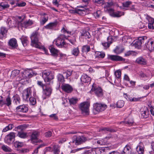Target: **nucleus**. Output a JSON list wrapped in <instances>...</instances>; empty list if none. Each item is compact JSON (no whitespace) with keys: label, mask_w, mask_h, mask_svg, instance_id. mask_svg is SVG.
<instances>
[{"label":"nucleus","mask_w":154,"mask_h":154,"mask_svg":"<svg viewBox=\"0 0 154 154\" xmlns=\"http://www.w3.org/2000/svg\"><path fill=\"white\" fill-rule=\"evenodd\" d=\"M105 56V52L102 51H97L95 53L96 58H103Z\"/></svg>","instance_id":"bb28decb"},{"label":"nucleus","mask_w":154,"mask_h":154,"mask_svg":"<svg viewBox=\"0 0 154 154\" xmlns=\"http://www.w3.org/2000/svg\"><path fill=\"white\" fill-rule=\"evenodd\" d=\"M149 111L147 109L142 111L141 112V118H146L148 116Z\"/></svg>","instance_id":"c9c22d12"},{"label":"nucleus","mask_w":154,"mask_h":154,"mask_svg":"<svg viewBox=\"0 0 154 154\" xmlns=\"http://www.w3.org/2000/svg\"><path fill=\"white\" fill-rule=\"evenodd\" d=\"M106 13L109 14L110 16L112 17L114 13V10L112 8H106Z\"/></svg>","instance_id":"a19ab883"},{"label":"nucleus","mask_w":154,"mask_h":154,"mask_svg":"<svg viewBox=\"0 0 154 154\" xmlns=\"http://www.w3.org/2000/svg\"><path fill=\"white\" fill-rule=\"evenodd\" d=\"M81 82L83 83H88L91 80V79L85 74H83L81 78Z\"/></svg>","instance_id":"412c9836"},{"label":"nucleus","mask_w":154,"mask_h":154,"mask_svg":"<svg viewBox=\"0 0 154 154\" xmlns=\"http://www.w3.org/2000/svg\"><path fill=\"white\" fill-rule=\"evenodd\" d=\"M16 109L18 112H26L28 110V108L27 106L23 105L17 106Z\"/></svg>","instance_id":"aec40b11"},{"label":"nucleus","mask_w":154,"mask_h":154,"mask_svg":"<svg viewBox=\"0 0 154 154\" xmlns=\"http://www.w3.org/2000/svg\"><path fill=\"white\" fill-rule=\"evenodd\" d=\"M8 44L10 46L14 48H16L18 46L17 40L14 38L11 39L9 41Z\"/></svg>","instance_id":"5701e85b"},{"label":"nucleus","mask_w":154,"mask_h":154,"mask_svg":"<svg viewBox=\"0 0 154 154\" xmlns=\"http://www.w3.org/2000/svg\"><path fill=\"white\" fill-rule=\"evenodd\" d=\"M57 24V22H51L49 23L46 25L45 27L47 29H51L54 27H55Z\"/></svg>","instance_id":"7c9ffc66"},{"label":"nucleus","mask_w":154,"mask_h":154,"mask_svg":"<svg viewBox=\"0 0 154 154\" xmlns=\"http://www.w3.org/2000/svg\"><path fill=\"white\" fill-rule=\"evenodd\" d=\"M39 36V35L36 32H33L32 33L30 37L31 40V45L36 48L43 50L45 54H48L47 50L45 47L42 46L40 42H38Z\"/></svg>","instance_id":"f257e3e1"},{"label":"nucleus","mask_w":154,"mask_h":154,"mask_svg":"<svg viewBox=\"0 0 154 154\" xmlns=\"http://www.w3.org/2000/svg\"><path fill=\"white\" fill-rule=\"evenodd\" d=\"M20 99L18 96H15L14 97V102H15L17 104H18L20 103Z\"/></svg>","instance_id":"864d4df0"},{"label":"nucleus","mask_w":154,"mask_h":154,"mask_svg":"<svg viewBox=\"0 0 154 154\" xmlns=\"http://www.w3.org/2000/svg\"><path fill=\"white\" fill-rule=\"evenodd\" d=\"M6 104L8 106H9L11 104V100L10 98L8 97L6 99Z\"/></svg>","instance_id":"bf43d9fd"},{"label":"nucleus","mask_w":154,"mask_h":154,"mask_svg":"<svg viewBox=\"0 0 154 154\" xmlns=\"http://www.w3.org/2000/svg\"><path fill=\"white\" fill-rule=\"evenodd\" d=\"M124 50V49L123 48L117 47L114 51L116 54H119L122 52Z\"/></svg>","instance_id":"58836bf2"},{"label":"nucleus","mask_w":154,"mask_h":154,"mask_svg":"<svg viewBox=\"0 0 154 154\" xmlns=\"http://www.w3.org/2000/svg\"><path fill=\"white\" fill-rule=\"evenodd\" d=\"M60 146L55 145L54 146L53 152L54 154H59L60 152Z\"/></svg>","instance_id":"4c0bfd02"},{"label":"nucleus","mask_w":154,"mask_h":154,"mask_svg":"<svg viewBox=\"0 0 154 154\" xmlns=\"http://www.w3.org/2000/svg\"><path fill=\"white\" fill-rule=\"evenodd\" d=\"M13 128V125L12 124H10L3 129L2 132H6L9 130H11Z\"/></svg>","instance_id":"f704fd0d"},{"label":"nucleus","mask_w":154,"mask_h":154,"mask_svg":"<svg viewBox=\"0 0 154 154\" xmlns=\"http://www.w3.org/2000/svg\"><path fill=\"white\" fill-rule=\"evenodd\" d=\"M7 32V30L4 27H2L0 30V38L2 39L5 37Z\"/></svg>","instance_id":"a878e982"},{"label":"nucleus","mask_w":154,"mask_h":154,"mask_svg":"<svg viewBox=\"0 0 154 154\" xmlns=\"http://www.w3.org/2000/svg\"><path fill=\"white\" fill-rule=\"evenodd\" d=\"M86 140V138L84 137L79 136L77 137L74 136L73 138L72 142H71L69 143L81 144L85 142Z\"/></svg>","instance_id":"1a4fd4ad"},{"label":"nucleus","mask_w":154,"mask_h":154,"mask_svg":"<svg viewBox=\"0 0 154 154\" xmlns=\"http://www.w3.org/2000/svg\"><path fill=\"white\" fill-rule=\"evenodd\" d=\"M92 91L94 92L96 95L98 97H101L103 95L102 90L101 88L98 86H96L95 84L92 85L91 89Z\"/></svg>","instance_id":"9d476101"},{"label":"nucleus","mask_w":154,"mask_h":154,"mask_svg":"<svg viewBox=\"0 0 154 154\" xmlns=\"http://www.w3.org/2000/svg\"><path fill=\"white\" fill-rule=\"evenodd\" d=\"M78 99L72 98L69 100V102L71 104L74 105L78 101Z\"/></svg>","instance_id":"de8ad7c7"},{"label":"nucleus","mask_w":154,"mask_h":154,"mask_svg":"<svg viewBox=\"0 0 154 154\" xmlns=\"http://www.w3.org/2000/svg\"><path fill=\"white\" fill-rule=\"evenodd\" d=\"M81 36L85 38V39H89L91 36L89 32L86 30H83L81 32Z\"/></svg>","instance_id":"393cba45"},{"label":"nucleus","mask_w":154,"mask_h":154,"mask_svg":"<svg viewBox=\"0 0 154 154\" xmlns=\"http://www.w3.org/2000/svg\"><path fill=\"white\" fill-rule=\"evenodd\" d=\"M121 72L119 70H117L115 72V76L118 78H119L121 77Z\"/></svg>","instance_id":"3c124183"},{"label":"nucleus","mask_w":154,"mask_h":154,"mask_svg":"<svg viewBox=\"0 0 154 154\" xmlns=\"http://www.w3.org/2000/svg\"><path fill=\"white\" fill-rule=\"evenodd\" d=\"M29 103L32 105H35L36 103L35 99L33 97H30L29 99Z\"/></svg>","instance_id":"a18cd8bd"},{"label":"nucleus","mask_w":154,"mask_h":154,"mask_svg":"<svg viewBox=\"0 0 154 154\" xmlns=\"http://www.w3.org/2000/svg\"><path fill=\"white\" fill-rule=\"evenodd\" d=\"M149 22L148 28L150 29H154V20L152 19H151V20H149Z\"/></svg>","instance_id":"79ce46f5"},{"label":"nucleus","mask_w":154,"mask_h":154,"mask_svg":"<svg viewBox=\"0 0 154 154\" xmlns=\"http://www.w3.org/2000/svg\"><path fill=\"white\" fill-rule=\"evenodd\" d=\"M48 17H43L41 20L40 21L41 25H43L48 20Z\"/></svg>","instance_id":"8fccbe9b"},{"label":"nucleus","mask_w":154,"mask_h":154,"mask_svg":"<svg viewBox=\"0 0 154 154\" xmlns=\"http://www.w3.org/2000/svg\"><path fill=\"white\" fill-rule=\"evenodd\" d=\"M114 5V3L112 0H109V1L106 2V8H112Z\"/></svg>","instance_id":"49530a36"},{"label":"nucleus","mask_w":154,"mask_h":154,"mask_svg":"<svg viewBox=\"0 0 154 154\" xmlns=\"http://www.w3.org/2000/svg\"><path fill=\"white\" fill-rule=\"evenodd\" d=\"M106 105L101 103H96L93 105V112L95 114L98 113L105 110Z\"/></svg>","instance_id":"20e7f679"},{"label":"nucleus","mask_w":154,"mask_h":154,"mask_svg":"<svg viewBox=\"0 0 154 154\" xmlns=\"http://www.w3.org/2000/svg\"><path fill=\"white\" fill-rule=\"evenodd\" d=\"M20 70L17 69L14 70L12 71L11 77L13 78L17 76L20 73Z\"/></svg>","instance_id":"ea45409f"},{"label":"nucleus","mask_w":154,"mask_h":154,"mask_svg":"<svg viewBox=\"0 0 154 154\" xmlns=\"http://www.w3.org/2000/svg\"><path fill=\"white\" fill-rule=\"evenodd\" d=\"M130 147L128 146V145H126L125 146L124 148L123 151L122 152H125V151H128L130 149Z\"/></svg>","instance_id":"338daca9"},{"label":"nucleus","mask_w":154,"mask_h":154,"mask_svg":"<svg viewBox=\"0 0 154 154\" xmlns=\"http://www.w3.org/2000/svg\"><path fill=\"white\" fill-rule=\"evenodd\" d=\"M15 134L14 132H11L7 135L5 137V141L6 143H11V142L14 140Z\"/></svg>","instance_id":"ddd939ff"},{"label":"nucleus","mask_w":154,"mask_h":154,"mask_svg":"<svg viewBox=\"0 0 154 154\" xmlns=\"http://www.w3.org/2000/svg\"><path fill=\"white\" fill-rule=\"evenodd\" d=\"M61 87L63 91L67 93L71 92L73 90L72 86L69 84H63Z\"/></svg>","instance_id":"dca6fc26"},{"label":"nucleus","mask_w":154,"mask_h":154,"mask_svg":"<svg viewBox=\"0 0 154 154\" xmlns=\"http://www.w3.org/2000/svg\"><path fill=\"white\" fill-rule=\"evenodd\" d=\"M71 54L75 56H78L80 53L79 47H73L71 49Z\"/></svg>","instance_id":"b1692460"},{"label":"nucleus","mask_w":154,"mask_h":154,"mask_svg":"<svg viewBox=\"0 0 154 154\" xmlns=\"http://www.w3.org/2000/svg\"><path fill=\"white\" fill-rule=\"evenodd\" d=\"M2 149L5 152H10L11 150V149L9 147L5 145L2 146Z\"/></svg>","instance_id":"09e8293b"},{"label":"nucleus","mask_w":154,"mask_h":154,"mask_svg":"<svg viewBox=\"0 0 154 154\" xmlns=\"http://www.w3.org/2000/svg\"><path fill=\"white\" fill-rule=\"evenodd\" d=\"M124 14L123 12L121 11H117L115 12L113 16V17H119L123 15Z\"/></svg>","instance_id":"c03bdc74"},{"label":"nucleus","mask_w":154,"mask_h":154,"mask_svg":"<svg viewBox=\"0 0 154 154\" xmlns=\"http://www.w3.org/2000/svg\"><path fill=\"white\" fill-rule=\"evenodd\" d=\"M52 92V89L51 87L47 85L43 89V95L42 96L43 99H46L47 97H49L51 95Z\"/></svg>","instance_id":"6e6552de"},{"label":"nucleus","mask_w":154,"mask_h":154,"mask_svg":"<svg viewBox=\"0 0 154 154\" xmlns=\"http://www.w3.org/2000/svg\"><path fill=\"white\" fill-rule=\"evenodd\" d=\"M33 24V21L29 20L28 21L26 22H24L23 21H21L20 22H19L18 23V26L19 27H21L26 28Z\"/></svg>","instance_id":"4468645a"},{"label":"nucleus","mask_w":154,"mask_h":154,"mask_svg":"<svg viewBox=\"0 0 154 154\" xmlns=\"http://www.w3.org/2000/svg\"><path fill=\"white\" fill-rule=\"evenodd\" d=\"M31 93L32 91L30 88H27L24 90L22 95L23 99L26 101H28L29 98L31 96Z\"/></svg>","instance_id":"9b49d317"},{"label":"nucleus","mask_w":154,"mask_h":154,"mask_svg":"<svg viewBox=\"0 0 154 154\" xmlns=\"http://www.w3.org/2000/svg\"><path fill=\"white\" fill-rule=\"evenodd\" d=\"M107 59L115 61H124L125 60L121 57L114 55H108Z\"/></svg>","instance_id":"2eb2a0df"},{"label":"nucleus","mask_w":154,"mask_h":154,"mask_svg":"<svg viewBox=\"0 0 154 154\" xmlns=\"http://www.w3.org/2000/svg\"><path fill=\"white\" fill-rule=\"evenodd\" d=\"M39 133L38 131H33L32 132L30 138V140L32 143H40L42 142V140L38 139Z\"/></svg>","instance_id":"423d86ee"},{"label":"nucleus","mask_w":154,"mask_h":154,"mask_svg":"<svg viewBox=\"0 0 154 154\" xmlns=\"http://www.w3.org/2000/svg\"><path fill=\"white\" fill-rule=\"evenodd\" d=\"M145 38L144 37H139L133 42L132 45L135 48L140 49L141 48L142 44L145 42Z\"/></svg>","instance_id":"0eeeda50"},{"label":"nucleus","mask_w":154,"mask_h":154,"mask_svg":"<svg viewBox=\"0 0 154 154\" xmlns=\"http://www.w3.org/2000/svg\"><path fill=\"white\" fill-rule=\"evenodd\" d=\"M72 73V71H67L63 72V74L66 75V78L70 76Z\"/></svg>","instance_id":"6e6d98bb"},{"label":"nucleus","mask_w":154,"mask_h":154,"mask_svg":"<svg viewBox=\"0 0 154 154\" xmlns=\"http://www.w3.org/2000/svg\"><path fill=\"white\" fill-rule=\"evenodd\" d=\"M140 98L134 97L131 99V102H136L140 100Z\"/></svg>","instance_id":"774afa93"},{"label":"nucleus","mask_w":154,"mask_h":154,"mask_svg":"<svg viewBox=\"0 0 154 154\" xmlns=\"http://www.w3.org/2000/svg\"><path fill=\"white\" fill-rule=\"evenodd\" d=\"M135 62L136 63L140 65H145L147 64V61L146 59L142 57H138Z\"/></svg>","instance_id":"6ab92c4d"},{"label":"nucleus","mask_w":154,"mask_h":154,"mask_svg":"<svg viewBox=\"0 0 154 154\" xmlns=\"http://www.w3.org/2000/svg\"><path fill=\"white\" fill-rule=\"evenodd\" d=\"M101 14V11H98L94 13V16L96 18H99Z\"/></svg>","instance_id":"13d9d810"},{"label":"nucleus","mask_w":154,"mask_h":154,"mask_svg":"<svg viewBox=\"0 0 154 154\" xmlns=\"http://www.w3.org/2000/svg\"><path fill=\"white\" fill-rule=\"evenodd\" d=\"M25 17V16L24 15L22 16H18V18L19 20H20V21H18L17 23V22L14 21L12 22L11 21H9L8 22V24L11 26V27H15L18 25V23L19 22H20L21 21H23V20L24 19Z\"/></svg>","instance_id":"a211bd4d"},{"label":"nucleus","mask_w":154,"mask_h":154,"mask_svg":"<svg viewBox=\"0 0 154 154\" xmlns=\"http://www.w3.org/2000/svg\"><path fill=\"white\" fill-rule=\"evenodd\" d=\"M57 78L59 82L61 83H63L65 81L63 75L58 74L57 76Z\"/></svg>","instance_id":"e433bc0d"},{"label":"nucleus","mask_w":154,"mask_h":154,"mask_svg":"<svg viewBox=\"0 0 154 154\" xmlns=\"http://www.w3.org/2000/svg\"><path fill=\"white\" fill-rule=\"evenodd\" d=\"M90 105V103L88 102H84L80 104L79 107L82 113L87 115L89 111Z\"/></svg>","instance_id":"39448f33"},{"label":"nucleus","mask_w":154,"mask_h":154,"mask_svg":"<svg viewBox=\"0 0 154 154\" xmlns=\"http://www.w3.org/2000/svg\"><path fill=\"white\" fill-rule=\"evenodd\" d=\"M125 104V102L123 100H119L116 103V107L121 108Z\"/></svg>","instance_id":"2f4dec72"},{"label":"nucleus","mask_w":154,"mask_h":154,"mask_svg":"<svg viewBox=\"0 0 154 154\" xmlns=\"http://www.w3.org/2000/svg\"><path fill=\"white\" fill-rule=\"evenodd\" d=\"M37 84L38 85L42 87V89L45 87V86L47 85H46L43 84L42 82L40 81H38Z\"/></svg>","instance_id":"052dcab7"},{"label":"nucleus","mask_w":154,"mask_h":154,"mask_svg":"<svg viewBox=\"0 0 154 154\" xmlns=\"http://www.w3.org/2000/svg\"><path fill=\"white\" fill-rule=\"evenodd\" d=\"M144 146L143 145H138L136 147V149L139 154H143L144 151Z\"/></svg>","instance_id":"c756f323"},{"label":"nucleus","mask_w":154,"mask_h":154,"mask_svg":"<svg viewBox=\"0 0 154 154\" xmlns=\"http://www.w3.org/2000/svg\"><path fill=\"white\" fill-rule=\"evenodd\" d=\"M9 7V5L6 3L2 2L0 4V10L1 11Z\"/></svg>","instance_id":"37998d69"},{"label":"nucleus","mask_w":154,"mask_h":154,"mask_svg":"<svg viewBox=\"0 0 154 154\" xmlns=\"http://www.w3.org/2000/svg\"><path fill=\"white\" fill-rule=\"evenodd\" d=\"M45 145H40V146H39L36 149H35L34 150L33 153H32V154H36L38 152V149L41 147L42 146H44Z\"/></svg>","instance_id":"0e129e2a"},{"label":"nucleus","mask_w":154,"mask_h":154,"mask_svg":"<svg viewBox=\"0 0 154 154\" xmlns=\"http://www.w3.org/2000/svg\"><path fill=\"white\" fill-rule=\"evenodd\" d=\"M109 154H125L124 152H122L120 153L117 151H113L110 152Z\"/></svg>","instance_id":"e2e57ef3"},{"label":"nucleus","mask_w":154,"mask_h":154,"mask_svg":"<svg viewBox=\"0 0 154 154\" xmlns=\"http://www.w3.org/2000/svg\"><path fill=\"white\" fill-rule=\"evenodd\" d=\"M145 46L149 51H151L154 50V41L151 39L149 40L145 43Z\"/></svg>","instance_id":"f3484780"},{"label":"nucleus","mask_w":154,"mask_h":154,"mask_svg":"<svg viewBox=\"0 0 154 154\" xmlns=\"http://www.w3.org/2000/svg\"><path fill=\"white\" fill-rule=\"evenodd\" d=\"M66 39V37L63 34L60 35L54 41V44H55L59 48L65 47L66 46L64 40Z\"/></svg>","instance_id":"f03ea898"},{"label":"nucleus","mask_w":154,"mask_h":154,"mask_svg":"<svg viewBox=\"0 0 154 154\" xmlns=\"http://www.w3.org/2000/svg\"><path fill=\"white\" fill-rule=\"evenodd\" d=\"M20 39H21V42L23 46H26L27 43H28L27 37L23 36L21 37Z\"/></svg>","instance_id":"473e14b6"},{"label":"nucleus","mask_w":154,"mask_h":154,"mask_svg":"<svg viewBox=\"0 0 154 154\" xmlns=\"http://www.w3.org/2000/svg\"><path fill=\"white\" fill-rule=\"evenodd\" d=\"M107 40L108 41L107 42V45H106V48L109 47L110 45L112 43V40L111 37H108Z\"/></svg>","instance_id":"4d7b16f0"},{"label":"nucleus","mask_w":154,"mask_h":154,"mask_svg":"<svg viewBox=\"0 0 154 154\" xmlns=\"http://www.w3.org/2000/svg\"><path fill=\"white\" fill-rule=\"evenodd\" d=\"M80 8L82 9H77L75 10V12L81 16H83L86 14V10L83 6H81Z\"/></svg>","instance_id":"4be33fe9"},{"label":"nucleus","mask_w":154,"mask_h":154,"mask_svg":"<svg viewBox=\"0 0 154 154\" xmlns=\"http://www.w3.org/2000/svg\"><path fill=\"white\" fill-rule=\"evenodd\" d=\"M132 4V2L131 1H127L122 3V5L123 7L125 8H128L129 6Z\"/></svg>","instance_id":"603ef678"},{"label":"nucleus","mask_w":154,"mask_h":154,"mask_svg":"<svg viewBox=\"0 0 154 154\" xmlns=\"http://www.w3.org/2000/svg\"><path fill=\"white\" fill-rule=\"evenodd\" d=\"M42 77L47 85L53 84L52 80L54 78V75L53 73L49 72L44 71L42 73Z\"/></svg>","instance_id":"7ed1b4c3"},{"label":"nucleus","mask_w":154,"mask_h":154,"mask_svg":"<svg viewBox=\"0 0 154 154\" xmlns=\"http://www.w3.org/2000/svg\"><path fill=\"white\" fill-rule=\"evenodd\" d=\"M52 135V132L51 131H48L45 133V137H50Z\"/></svg>","instance_id":"680f3d73"},{"label":"nucleus","mask_w":154,"mask_h":154,"mask_svg":"<svg viewBox=\"0 0 154 154\" xmlns=\"http://www.w3.org/2000/svg\"><path fill=\"white\" fill-rule=\"evenodd\" d=\"M134 121L132 118L129 119L128 121H122L119 122V124L123 123L124 125L128 124L129 126L132 125L134 123Z\"/></svg>","instance_id":"c85d7f7f"},{"label":"nucleus","mask_w":154,"mask_h":154,"mask_svg":"<svg viewBox=\"0 0 154 154\" xmlns=\"http://www.w3.org/2000/svg\"><path fill=\"white\" fill-rule=\"evenodd\" d=\"M22 74V76L23 78H25L27 77L30 78L33 76L34 75H36L31 69L26 70L24 71Z\"/></svg>","instance_id":"f8f14e48"},{"label":"nucleus","mask_w":154,"mask_h":154,"mask_svg":"<svg viewBox=\"0 0 154 154\" xmlns=\"http://www.w3.org/2000/svg\"><path fill=\"white\" fill-rule=\"evenodd\" d=\"M49 48L50 52L53 56H56L58 55L59 51L57 49L52 47H50Z\"/></svg>","instance_id":"cd10ccee"},{"label":"nucleus","mask_w":154,"mask_h":154,"mask_svg":"<svg viewBox=\"0 0 154 154\" xmlns=\"http://www.w3.org/2000/svg\"><path fill=\"white\" fill-rule=\"evenodd\" d=\"M18 135L20 137L22 138H24L26 137V134L23 132H18Z\"/></svg>","instance_id":"5fc2aeb1"},{"label":"nucleus","mask_w":154,"mask_h":154,"mask_svg":"<svg viewBox=\"0 0 154 154\" xmlns=\"http://www.w3.org/2000/svg\"><path fill=\"white\" fill-rule=\"evenodd\" d=\"M91 50L90 47L89 45H83L82 48V52L87 53L89 52Z\"/></svg>","instance_id":"72a5a7b5"},{"label":"nucleus","mask_w":154,"mask_h":154,"mask_svg":"<svg viewBox=\"0 0 154 154\" xmlns=\"http://www.w3.org/2000/svg\"><path fill=\"white\" fill-rule=\"evenodd\" d=\"M68 40L72 45H75L76 42V40L74 38L72 39H69Z\"/></svg>","instance_id":"69168bd1"}]
</instances>
